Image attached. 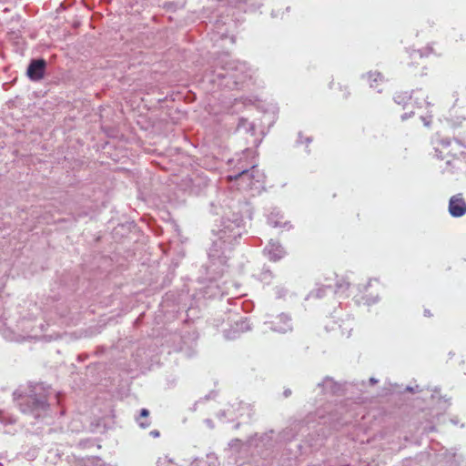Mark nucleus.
Wrapping results in <instances>:
<instances>
[{
    "mask_svg": "<svg viewBox=\"0 0 466 466\" xmlns=\"http://www.w3.org/2000/svg\"><path fill=\"white\" fill-rule=\"evenodd\" d=\"M84 466H104V464L98 458H87L84 461Z\"/></svg>",
    "mask_w": 466,
    "mask_h": 466,
    "instance_id": "ddd939ff",
    "label": "nucleus"
},
{
    "mask_svg": "<svg viewBox=\"0 0 466 466\" xmlns=\"http://www.w3.org/2000/svg\"><path fill=\"white\" fill-rule=\"evenodd\" d=\"M0 420L5 421V419L2 415H0Z\"/></svg>",
    "mask_w": 466,
    "mask_h": 466,
    "instance_id": "2f4dec72",
    "label": "nucleus"
},
{
    "mask_svg": "<svg viewBox=\"0 0 466 466\" xmlns=\"http://www.w3.org/2000/svg\"><path fill=\"white\" fill-rule=\"evenodd\" d=\"M306 141H307L308 143H309V142L311 141V139H310L309 137H307V138H306Z\"/></svg>",
    "mask_w": 466,
    "mask_h": 466,
    "instance_id": "7c9ffc66",
    "label": "nucleus"
},
{
    "mask_svg": "<svg viewBox=\"0 0 466 466\" xmlns=\"http://www.w3.org/2000/svg\"><path fill=\"white\" fill-rule=\"evenodd\" d=\"M421 120L423 121L424 125L426 127H429L430 126V123H431V120L429 117H425V116H421Z\"/></svg>",
    "mask_w": 466,
    "mask_h": 466,
    "instance_id": "a211bd4d",
    "label": "nucleus"
},
{
    "mask_svg": "<svg viewBox=\"0 0 466 466\" xmlns=\"http://www.w3.org/2000/svg\"><path fill=\"white\" fill-rule=\"evenodd\" d=\"M425 315H426V316H430V312H429V310H425Z\"/></svg>",
    "mask_w": 466,
    "mask_h": 466,
    "instance_id": "c756f323",
    "label": "nucleus"
},
{
    "mask_svg": "<svg viewBox=\"0 0 466 466\" xmlns=\"http://www.w3.org/2000/svg\"><path fill=\"white\" fill-rule=\"evenodd\" d=\"M237 329L242 332L247 331L249 329V326L246 321H241L239 323H237Z\"/></svg>",
    "mask_w": 466,
    "mask_h": 466,
    "instance_id": "dca6fc26",
    "label": "nucleus"
},
{
    "mask_svg": "<svg viewBox=\"0 0 466 466\" xmlns=\"http://www.w3.org/2000/svg\"><path fill=\"white\" fill-rule=\"evenodd\" d=\"M42 390V386L35 385L25 394H20L18 391L14 393L15 400L23 413L36 419L46 414L49 405Z\"/></svg>",
    "mask_w": 466,
    "mask_h": 466,
    "instance_id": "f257e3e1",
    "label": "nucleus"
},
{
    "mask_svg": "<svg viewBox=\"0 0 466 466\" xmlns=\"http://www.w3.org/2000/svg\"><path fill=\"white\" fill-rule=\"evenodd\" d=\"M264 174L258 168L252 170L241 169L238 173L230 174L227 177L228 181H235L239 190L259 191L263 187Z\"/></svg>",
    "mask_w": 466,
    "mask_h": 466,
    "instance_id": "20e7f679",
    "label": "nucleus"
},
{
    "mask_svg": "<svg viewBox=\"0 0 466 466\" xmlns=\"http://www.w3.org/2000/svg\"><path fill=\"white\" fill-rule=\"evenodd\" d=\"M395 101L397 102V104H400V101L399 100V96H396V97H395Z\"/></svg>",
    "mask_w": 466,
    "mask_h": 466,
    "instance_id": "cd10ccee",
    "label": "nucleus"
},
{
    "mask_svg": "<svg viewBox=\"0 0 466 466\" xmlns=\"http://www.w3.org/2000/svg\"><path fill=\"white\" fill-rule=\"evenodd\" d=\"M370 381L371 384H374L377 382V380H375L374 378H370Z\"/></svg>",
    "mask_w": 466,
    "mask_h": 466,
    "instance_id": "a878e982",
    "label": "nucleus"
},
{
    "mask_svg": "<svg viewBox=\"0 0 466 466\" xmlns=\"http://www.w3.org/2000/svg\"><path fill=\"white\" fill-rule=\"evenodd\" d=\"M221 69L224 72H217L216 76L225 83H219L218 86L234 88L245 83L248 78L251 77V75L249 74L250 68L242 62L227 61L225 65L221 66Z\"/></svg>",
    "mask_w": 466,
    "mask_h": 466,
    "instance_id": "f03ea898",
    "label": "nucleus"
},
{
    "mask_svg": "<svg viewBox=\"0 0 466 466\" xmlns=\"http://www.w3.org/2000/svg\"><path fill=\"white\" fill-rule=\"evenodd\" d=\"M218 234L220 241L230 244L241 235L240 220L236 218L233 221H223L221 228L218 229Z\"/></svg>",
    "mask_w": 466,
    "mask_h": 466,
    "instance_id": "39448f33",
    "label": "nucleus"
},
{
    "mask_svg": "<svg viewBox=\"0 0 466 466\" xmlns=\"http://www.w3.org/2000/svg\"><path fill=\"white\" fill-rule=\"evenodd\" d=\"M410 99H414L415 103L421 107L423 105L430 106L431 103L423 97V93L421 90L416 91L410 96Z\"/></svg>",
    "mask_w": 466,
    "mask_h": 466,
    "instance_id": "9b49d317",
    "label": "nucleus"
},
{
    "mask_svg": "<svg viewBox=\"0 0 466 466\" xmlns=\"http://www.w3.org/2000/svg\"><path fill=\"white\" fill-rule=\"evenodd\" d=\"M408 390L412 391L413 390L410 387L407 388Z\"/></svg>",
    "mask_w": 466,
    "mask_h": 466,
    "instance_id": "72a5a7b5",
    "label": "nucleus"
},
{
    "mask_svg": "<svg viewBox=\"0 0 466 466\" xmlns=\"http://www.w3.org/2000/svg\"><path fill=\"white\" fill-rule=\"evenodd\" d=\"M209 257L210 258H215L217 257L216 253H215V249L214 248H211L210 251H209Z\"/></svg>",
    "mask_w": 466,
    "mask_h": 466,
    "instance_id": "4be33fe9",
    "label": "nucleus"
},
{
    "mask_svg": "<svg viewBox=\"0 0 466 466\" xmlns=\"http://www.w3.org/2000/svg\"><path fill=\"white\" fill-rule=\"evenodd\" d=\"M207 463L208 466H218L219 464L218 457L213 453L207 455Z\"/></svg>",
    "mask_w": 466,
    "mask_h": 466,
    "instance_id": "2eb2a0df",
    "label": "nucleus"
},
{
    "mask_svg": "<svg viewBox=\"0 0 466 466\" xmlns=\"http://www.w3.org/2000/svg\"><path fill=\"white\" fill-rule=\"evenodd\" d=\"M369 80L370 87H374L373 82L382 81V76L379 72L370 73Z\"/></svg>",
    "mask_w": 466,
    "mask_h": 466,
    "instance_id": "4468645a",
    "label": "nucleus"
},
{
    "mask_svg": "<svg viewBox=\"0 0 466 466\" xmlns=\"http://www.w3.org/2000/svg\"><path fill=\"white\" fill-rule=\"evenodd\" d=\"M278 295H279V297H282L283 296V294L280 293V292H278Z\"/></svg>",
    "mask_w": 466,
    "mask_h": 466,
    "instance_id": "473e14b6",
    "label": "nucleus"
},
{
    "mask_svg": "<svg viewBox=\"0 0 466 466\" xmlns=\"http://www.w3.org/2000/svg\"><path fill=\"white\" fill-rule=\"evenodd\" d=\"M206 422L207 424L209 426V427H213L212 423H211V420H206Z\"/></svg>",
    "mask_w": 466,
    "mask_h": 466,
    "instance_id": "393cba45",
    "label": "nucleus"
},
{
    "mask_svg": "<svg viewBox=\"0 0 466 466\" xmlns=\"http://www.w3.org/2000/svg\"><path fill=\"white\" fill-rule=\"evenodd\" d=\"M264 252L268 256V258L272 261L279 260L286 254V251L283 248V247L278 241H274L272 239L265 248Z\"/></svg>",
    "mask_w": 466,
    "mask_h": 466,
    "instance_id": "9d476101",
    "label": "nucleus"
},
{
    "mask_svg": "<svg viewBox=\"0 0 466 466\" xmlns=\"http://www.w3.org/2000/svg\"><path fill=\"white\" fill-rule=\"evenodd\" d=\"M279 213L272 212L268 217V224L273 228H282L287 225V221H281L278 219Z\"/></svg>",
    "mask_w": 466,
    "mask_h": 466,
    "instance_id": "f8f14e48",
    "label": "nucleus"
},
{
    "mask_svg": "<svg viewBox=\"0 0 466 466\" xmlns=\"http://www.w3.org/2000/svg\"><path fill=\"white\" fill-rule=\"evenodd\" d=\"M257 160L254 156V152L251 149H246L242 153V157L238 159L236 166L234 167L233 173H238L241 171V169L252 170L253 168H258Z\"/></svg>",
    "mask_w": 466,
    "mask_h": 466,
    "instance_id": "423d86ee",
    "label": "nucleus"
},
{
    "mask_svg": "<svg viewBox=\"0 0 466 466\" xmlns=\"http://www.w3.org/2000/svg\"><path fill=\"white\" fill-rule=\"evenodd\" d=\"M411 58L422 57V53L420 50H415L410 55Z\"/></svg>",
    "mask_w": 466,
    "mask_h": 466,
    "instance_id": "f3484780",
    "label": "nucleus"
},
{
    "mask_svg": "<svg viewBox=\"0 0 466 466\" xmlns=\"http://www.w3.org/2000/svg\"><path fill=\"white\" fill-rule=\"evenodd\" d=\"M46 62L43 59L33 60L27 67V76L31 80H40L44 76Z\"/></svg>",
    "mask_w": 466,
    "mask_h": 466,
    "instance_id": "6e6552de",
    "label": "nucleus"
},
{
    "mask_svg": "<svg viewBox=\"0 0 466 466\" xmlns=\"http://www.w3.org/2000/svg\"><path fill=\"white\" fill-rule=\"evenodd\" d=\"M149 434H150V436H152L153 438H157V437H158V436H159V431H157V430H154V431H151L149 432Z\"/></svg>",
    "mask_w": 466,
    "mask_h": 466,
    "instance_id": "6ab92c4d",
    "label": "nucleus"
},
{
    "mask_svg": "<svg viewBox=\"0 0 466 466\" xmlns=\"http://www.w3.org/2000/svg\"><path fill=\"white\" fill-rule=\"evenodd\" d=\"M139 424H140V426H141V427H143V428H145V427H147V424H145V423H143V422H139Z\"/></svg>",
    "mask_w": 466,
    "mask_h": 466,
    "instance_id": "bb28decb",
    "label": "nucleus"
},
{
    "mask_svg": "<svg viewBox=\"0 0 466 466\" xmlns=\"http://www.w3.org/2000/svg\"><path fill=\"white\" fill-rule=\"evenodd\" d=\"M449 212L453 218L462 217L466 213V202L461 195L451 198L449 202Z\"/></svg>",
    "mask_w": 466,
    "mask_h": 466,
    "instance_id": "0eeeda50",
    "label": "nucleus"
},
{
    "mask_svg": "<svg viewBox=\"0 0 466 466\" xmlns=\"http://www.w3.org/2000/svg\"><path fill=\"white\" fill-rule=\"evenodd\" d=\"M434 149L438 158L441 160L448 158L445 162V171H450L448 167L452 161L464 160L466 162V146L458 140L441 139L436 143Z\"/></svg>",
    "mask_w": 466,
    "mask_h": 466,
    "instance_id": "7ed1b4c3",
    "label": "nucleus"
},
{
    "mask_svg": "<svg viewBox=\"0 0 466 466\" xmlns=\"http://www.w3.org/2000/svg\"><path fill=\"white\" fill-rule=\"evenodd\" d=\"M290 394H291V391H290L289 390H286L284 391V395H285V397H289Z\"/></svg>",
    "mask_w": 466,
    "mask_h": 466,
    "instance_id": "5701e85b",
    "label": "nucleus"
},
{
    "mask_svg": "<svg viewBox=\"0 0 466 466\" xmlns=\"http://www.w3.org/2000/svg\"><path fill=\"white\" fill-rule=\"evenodd\" d=\"M148 414H149V412H148V410L147 409H142L141 410V412H140V416L141 417H147V416H148Z\"/></svg>",
    "mask_w": 466,
    "mask_h": 466,
    "instance_id": "aec40b11",
    "label": "nucleus"
},
{
    "mask_svg": "<svg viewBox=\"0 0 466 466\" xmlns=\"http://www.w3.org/2000/svg\"><path fill=\"white\" fill-rule=\"evenodd\" d=\"M329 383H331V380H327L325 381V384H329Z\"/></svg>",
    "mask_w": 466,
    "mask_h": 466,
    "instance_id": "c85d7f7f",
    "label": "nucleus"
},
{
    "mask_svg": "<svg viewBox=\"0 0 466 466\" xmlns=\"http://www.w3.org/2000/svg\"><path fill=\"white\" fill-rule=\"evenodd\" d=\"M238 442V440H235V441H232L229 443V445H230L231 447H233V446H234L235 444H237Z\"/></svg>",
    "mask_w": 466,
    "mask_h": 466,
    "instance_id": "b1692460",
    "label": "nucleus"
},
{
    "mask_svg": "<svg viewBox=\"0 0 466 466\" xmlns=\"http://www.w3.org/2000/svg\"><path fill=\"white\" fill-rule=\"evenodd\" d=\"M412 114H413L412 112H410V113H405L404 115H402V116H401V119H402V120H405V119H407L408 117L411 116V115H412Z\"/></svg>",
    "mask_w": 466,
    "mask_h": 466,
    "instance_id": "412c9836",
    "label": "nucleus"
},
{
    "mask_svg": "<svg viewBox=\"0 0 466 466\" xmlns=\"http://www.w3.org/2000/svg\"><path fill=\"white\" fill-rule=\"evenodd\" d=\"M270 329L274 331L285 333L292 329V322L289 316L286 314L279 315L275 320L270 322Z\"/></svg>",
    "mask_w": 466,
    "mask_h": 466,
    "instance_id": "1a4fd4ad",
    "label": "nucleus"
}]
</instances>
